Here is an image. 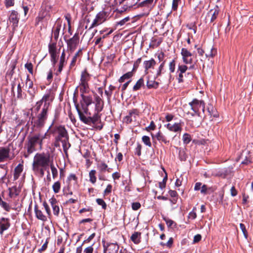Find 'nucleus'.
<instances>
[{
	"label": "nucleus",
	"mask_w": 253,
	"mask_h": 253,
	"mask_svg": "<svg viewBox=\"0 0 253 253\" xmlns=\"http://www.w3.org/2000/svg\"><path fill=\"white\" fill-rule=\"evenodd\" d=\"M93 103L92 96H83V100H80V106L76 104L75 107L80 120L85 124L90 125L95 124L100 120V112H95L92 116L89 111L88 106Z\"/></svg>",
	"instance_id": "1"
},
{
	"label": "nucleus",
	"mask_w": 253,
	"mask_h": 253,
	"mask_svg": "<svg viewBox=\"0 0 253 253\" xmlns=\"http://www.w3.org/2000/svg\"><path fill=\"white\" fill-rule=\"evenodd\" d=\"M50 93L48 92L44 94L42 98L39 100L43 105L41 111L37 116L32 117L31 118V124L33 127L41 128L44 126L48 118L49 109L50 106Z\"/></svg>",
	"instance_id": "2"
},
{
	"label": "nucleus",
	"mask_w": 253,
	"mask_h": 253,
	"mask_svg": "<svg viewBox=\"0 0 253 253\" xmlns=\"http://www.w3.org/2000/svg\"><path fill=\"white\" fill-rule=\"evenodd\" d=\"M48 135L47 132L42 134L40 133H35L31 136L27 137V142L26 144L27 148V153L24 155L25 158H28L29 156L36 150V147H39L40 150L42 149L43 141Z\"/></svg>",
	"instance_id": "3"
},
{
	"label": "nucleus",
	"mask_w": 253,
	"mask_h": 253,
	"mask_svg": "<svg viewBox=\"0 0 253 253\" xmlns=\"http://www.w3.org/2000/svg\"><path fill=\"white\" fill-rule=\"evenodd\" d=\"M55 122L54 120L46 132L55 136L56 142H62L63 147H65L67 142L68 141L69 136L68 132L65 127L60 125L52 127Z\"/></svg>",
	"instance_id": "4"
},
{
	"label": "nucleus",
	"mask_w": 253,
	"mask_h": 253,
	"mask_svg": "<svg viewBox=\"0 0 253 253\" xmlns=\"http://www.w3.org/2000/svg\"><path fill=\"white\" fill-rule=\"evenodd\" d=\"M50 154L48 153H37L34 157L32 164V168H34L36 170L39 169V168H43L44 169H48L49 165L51 164Z\"/></svg>",
	"instance_id": "5"
},
{
	"label": "nucleus",
	"mask_w": 253,
	"mask_h": 253,
	"mask_svg": "<svg viewBox=\"0 0 253 253\" xmlns=\"http://www.w3.org/2000/svg\"><path fill=\"white\" fill-rule=\"evenodd\" d=\"M90 75L84 70L81 73L80 82V91L81 92V100H83V96H92L90 95H85V93H88L89 87L88 82L90 80Z\"/></svg>",
	"instance_id": "6"
},
{
	"label": "nucleus",
	"mask_w": 253,
	"mask_h": 253,
	"mask_svg": "<svg viewBox=\"0 0 253 253\" xmlns=\"http://www.w3.org/2000/svg\"><path fill=\"white\" fill-rule=\"evenodd\" d=\"M189 105L191 107V109L198 117L201 116V109L203 113H205V103L203 100H198V99L195 98L191 102H189Z\"/></svg>",
	"instance_id": "7"
},
{
	"label": "nucleus",
	"mask_w": 253,
	"mask_h": 253,
	"mask_svg": "<svg viewBox=\"0 0 253 253\" xmlns=\"http://www.w3.org/2000/svg\"><path fill=\"white\" fill-rule=\"evenodd\" d=\"M104 248V253H117L119 250V246L117 243H105L102 241Z\"/></svg>",
	"instance_id": "8"
},
{
	"label": "nucleus",
	"mask_w": 253,
	"mask_h": 253,
	"mask_svg": "<svg viewBox=\"0 0 253 253\" xmlns=\"http://www.w3.org/2000/svg\"><path fill=\"white\" fill-rule=\"evenodd\" d=\"M14 156L10 155V149L6 147H0V163L3 162L8 160H11Z\"/></svg>",
	"instance_id": "9"
},
{
	"label": "nucleus",
	"mask_w": 253,
	"mask_h": 253,
	"mask_svg": "<svg viewBox=\"0 0 253 253\" xmlns=\"http://www.w3.org/2000/svg\"><path fill=\"white\" fill-rule=\"evenodd\" d=\"M181 54L182 56L183 61L185 64H188L193 63L192 54L187 48H182Z\"/></svg>",
	"instance_id": "10"
},
{
	"label": "nucleus",
	"mask_w": 253,
	"mask_h": 253,
	"mask_svg": "<svg viewBox=\"0 0 253 253\" xmlns=\"http://www.w3.org/2000/svg\"><path fill=\"white\" fill-rule=\"evenodd\" d=\"M10 225L9 218L4 217H0V234L2 235L5 231L9 229Z\"/></svg>",
	"instance_id": "11"
},
{
	"label": "nucleus",
	"mask_w": 253,
	"mask_h": 253,
	"mask_svg": "<svg viewBox=\"0 0 253 253\" xmlns=\"http://www.w3.org/2000/svg\"><path fill=\"white\" fill-rule=\"evenodd\" d=\"M79 42V37L77 34H75L72 38L67 41L68 47L71 51H73L75 49Z\"/></svg>",
	"instance_id": "12"
},
{
	"label": "nucleus",
	"mask_w": 253,
	"mask_h": 253,
	"mask_svg": "<svg viewBox=\"0 0 253 253\" xmlns=\"http://www.w3.org/2000/svg\"><path fill=\"white\" fill-rule=\"evenodd\" d=\"M94 98L95 100V112H100L104 107V101L96 93L94 94Z\"/></svg>",
	"instance_id": "13"
},
{
	"label": "nucleus",
	"mask_w": 253,
	"mask_h": 253,
	"mask_svg": "<svg viewBox=\"0 0 253 253\" xmlns=\"http://www.w3.org/2000/svg\"><path fill=\"white\" fill-rule=\"evenodd\" d=\"M34 211L35 216L37 219L43 222L47 221V217L44 215L42 211L39 209L37 204H35L34 206Z\"/></svg>",
	"instance_id": "14"
},
{
	"label": "nucleus",
	"mask_w": 253,
	"mask_h": 253,
	"mask_svg": "<svg viewBox=\"0 0 253 253\" xmlns=\"http://www.w3.org/2000/svg\"><path fill=\"white\" fill-rule=\"evenodd\" d=\"M65 55H65V50L63 49V50L61 53V55L60 57V61H59L58 70H57V72L55 73V74L57 76L59 75L61 73V72L63 70V68L66 63V59H65Z\"/></svg>",
	"instance_id": "15"
},
{
	"label": "nucleus",
	"mask_w": 253,
	"mask_h": 253,
	"mask_svg": "<svg viewBox=\"0 0 253 253\" xmlns=\"http://www.w3.org/2000/svg\"><path fill=\"white\" fill-rule=\"evenodd\" d=\"M152 138L154 140L156 138L160 142H163L165 144H167L169 143V141L168 140L166 136L164 135L160 131H159L155 135L151 134Z\"/></svg>",
	"instance_id": "16"
},
{
	"label": "nucleus",
	"mask_w": 253,
	"mask_h": 253,
	"mask_svg": "<svg viewBox=\"0 0 253 253\" xmlns=\"http://www.w3.org/2000/svg\"><path fill=\"white\" fill-rule=\"evenodd\" d=\"M49 203L53 209V214L58 216L59 214L60 209L58 205H57V201L55 198H51L49 200Z\"/></svg>",
	"instance_id": "17"
},
{
	"label": "nucleus",
	"mask_w": 253,
	"mask_h": 253,
	"mask_svg": "<svg viewBox=\"0 0 253 253\" xmlns=\"http://www.w3.org/2000/svg\"><path fill=\"white\" fill-rule=\"evenodd\" d=\"M106 20V19L104 17H95V18L93 20V21L91 24L88 28L90 30L95 27H96L101 24L103 23Z\"/></svg>",
	"instance_id": "18"
},
{
	"label": "nucleus",
	"mask_w": 253,
	"mask_h": 253,
	"mask_svg": "<svg viewBox=\"0 0 253 253\" xmlns=\"http://www.w3.org/2000/svg\"><path fill=\"white\" fill-rule=\"evenodd\" d=\"M166 126L171 131L178 132L181 131L182 130L181 125L179 123H174L173 125L169 123L166 125Z\"/></svg>",
	"instance_id": "19"
},
{
	"label": "nucleus",
	"mask_w": 253,
	"mask_h": 253,
	"mask_svg": "<svg viewBox=\"0 0 253 253\" xmlns=\"http://www.w3.org/2000/svg\"><path fill=\"white\" fill-rule=\"evenodd\" d=\"M156 62L153 58H151L149 60L145 61L143 62V66L145 72H147L149 69L154 68L155 66Z\"/></svg>",
	"instance_id": "20"
},
{
	"label": "nucleus",
	"mask_w": 253,
	"mask_h": 253,
	"mask_svg": "<svg viewBox=\"0 0 253 253\" xmlns=\"http://www.w3.org/2000/svg\"><path fill=\"white\" fill-rule=\"evenodd\" d=\"M23 170V165L21 164H19L14 169V175H13L14 180H16L19 177Z\"/></svg>",
	"instance_id": "21"
},
{
	"label": "nucleus",
	"mask_w": 253,
	"mask_h": 253,
	"mask_svg": "<svg viewBox=\"0 0 253 253\" xmlns=\"http://www.w3.org/2000/svg\"><path fill=\"white\" fill-rule=\"evenodd\" d=\"M130 239L135 244H138L141 242V233L135 232L131 236Z\"/></svg>",
	"instance_id": "22"
},
{
	"label": "nucleus",
	"mask_w": 253,
	"mask_h": 253,
	"mask_svg": "<svg viewBox=\"0 0 253 253\" xmlns=\"http://www.w3.org/2000/svg\"><path fill=\"white\" fill-rule=\"evenodd\" d=\"M9 195L11 198L15 197L19 195L20 190L16 186H13L9 189Z\"/></svg>",
	"instance_id": "23"
},
{
	"label": "nucleus",
	"mask_w": 253,
	"mask_h": 253,
	"mask_svg": "<svg viewBox=\"0 0 253 253\" xmlns=\"http://www.w3.org/2000/svg\"><path fill=\"white\" fill-rule=\"evenodd\" d=\"M137 113V110L135 109H133L129 111L128 115L125 117L124 119V122L126 124H129L132 122L131 117L133 115L136 114Z\"/></svg>",
	"instance_id": "24"
},
{
	"label": "nucleus",
	"mask_w": 253,
	"mask_h": 253,
	"mask_svg": "<svg viewBox=\"0 0 253 253\" xmlns=\"http://www.w3.org/2000/svg\"><path fill=\"white\" fill-rule=\"evenodd\" d=\"M207 110L209 113V115L211 116H213V117L215 118L218 116L216 110L213 108L212 105L209 104Z\"/></svg>",
	"instance_id": "25"
},
{
	"label": "nucleus",
	"mask_w": 253,
	"mask_h": 253,
	"mask_svg": "<svg viewBox=\"0 0 253 253\" xmlns=\"http://www.w3.org/2000/svg\"><path fill=\"white\" fill-rule=\"evenodd\" d=\"M147 87L150 88H157L159 86V83L153 80H148L146 83Z\"/></svg>",
	"instance_id": "26"
},
{
	"label": "nucleus",
	"mask_w": 253,
	"mask_h": 253,
	"mask_svg": "<svg viewBox=\"0 0 253 253\" xmlns=\"http://www.w3.org/2000/svg\"><path fill=\"white\" fill-rule=\"evenodd\" d=\"M96 171L94 169L91 170L89 172V181L92 184H94L96 181Z\"/></svg>",
	"instance_id": "27"
},
{
	"label": "nucleus",
	"mask_w": 253,
	"mask_h": 253,
	"mask_svg": "<svg viewBox=\"0 0 253 253\" xmlns=\"http://www.w3.org/2000/svg\"><path fill=\"white\" fill-rule=\"evenodd\" d=\"M97 168L100 172H103L107 169L108 165L104 162H100V163L97 164Z\"/></svg>",
	"instance_id": "28"
},
{
	"label": "nucleus",
	"mask_w": 253,
	"mask_h": 253,
	"mask_svg": "<svg viewBox=\"0 0 253 253\" xmlns=\"http://www.w3.org/2000/svg\"><path fill=\"white\" fill-rule=\"evenodd\" d=\"M144 85V80L143 78L139 79L135 84L133 87V91H136L139 90L141 87Z\"/></svg>",
	"instance_id": "29"
},
{
	"label": "nucleus",
	"mask_w": 253,
	"mask_h": 253,
	"mask_svg": "<svg viewBox=\"0 0 253 253\" xmlns=\"http://www.w3.org/2000/svg\"><path fill=\"white\" fill-rule=\"evenodd\" d=\"M48 51L50 55L57 53L56 43H51L49 44Z\"/></svg>",
	"instance_id": "30"
},
{
	"label": "nucleus",
	"mask_w": 253,
	"mask_h": 253,
	"mask_svg": "<svg viewBox=\"0 0 253 253\" xmlns=\"http://www.w3.org/2000/svg\"><path fill=\"white\" fill-rule=\"evenodd\" d=\"M80 53H82V49L79 50L77 52H76V54H75V55L73 56V57L72 59V61L71 62L70 65V68H72L75 66L76 63L77 62V57H78V56H79V54Z\"/></svg>",
	"instance_id": "31"
},
{
	"label": "nucleus",
	"mask_w": 253,
	"mask_h": 253,
	"mask_svg": "<svg viewBox=\"0 0 253 253\" xmlns=\"http://www.w3.org/2000/svg\"><path fill=\"white\" fill-rule=\"evenodd\" d=\"M142 141L143 143L149 147L152 146V144L150 141V138L148 136L144 135L142 137Z\"/></svg>",
	"instance_id": "32"
},
{
	"label": "nucleus",
	"mask_w": 253,
	"mask_h": 253,
	"mask_svg": "<svg viewBox=\"0 0 253 253\" xmlns=\"http://www.w3.org/2000/svg\"><path fill=\"white\" fill-rule=\"evenodd\" d=\"M49 166H50V169H51V172H52V177L54 179L58 175V170H57V169L53 165V162H51V163L49 165Z\"/></svg>",
	"instance_id": "33"
},
{
	"label": "nucleus",
	"mask_w": 253,
	"mask_h": 253,
	"mask_svg": "<svg viewBox=\"0 0 253 253\" xmlns=\"http://www.w3.org/2000/svg\"><path fill=\"white\" fill-rule=\"evenodd\" d=\"M61 184L60 182L56 181L52 185V189L55 193H58L60 189Z\"/></svg>",
	"instance_id": "34"
},
{
	"label": "nucleus",
	"mask_w": 253,
	"mask_h": 253,
	"mask_svg": "<svg viewBox=\"0 0 253 253\" xmlns=\"http://www.w3.org/2000/svg\"><path fill=\"white\" fill-rule=\"evenodd\" d=\"M61 26H57L53 33V37L55 41H57L59 37V32Z\"/></svg>",
	"instance_id": "35"
},
{
	"label": "nucleus",
	"mask_w": 253,
	"mask_h": 253,
	"mask_svg": "<svg viewBox=\"0 0 253 253\" xmlns=\"http://www.w3.org/2000/svg\"><path fill=\"white\" fill-rule=\"evenodd\" d=\"M129 17H126L125 18L122 19L119 22H116L115 24V29L118 26H122L125 25L126 22H127L129 20Z\"/></svg>",
	"instance_id": "36"
},
{
	"label": "nucleus",
	"mask_w": 253,
	"mask_h": 253,
	"mask_svg": "<svg viewBox=\"0 0 253 253\" xmlns=\"http://www.w3.org/2000/svg\"><path fill=\"white\" fill-rule=\"evenodd\" d=\"M191 140V136L188 133H185L183 136V141L185 144H188Z\"/></svg>",
	"instance_id": "37"
},
{
	"label": "nucleus",
	"mask_w": 253,
	"mask_h": 253,
	"mask_svg": "<svg viewBox=\"0 0 253 253\" xmlns=\"http://www.w3.org/2000/svg\"><path fill=\"white\" fill-rule=\"evenodd\" d=\"M111 7H108L101 12V16H109V15L112 16L114 14V12L111 13Z\"/></svg>",
	"instance_id": "38"
},
{
	"label": "nucleus",
	"mask_w": 253,
	"mask_h": 253,
	"mask_svg": "<svg viewBox=\"0 0 253 253\" xmlns=\"http://www.w3.org/2000/svg\"><path fill=\"white\" fill-rule=\"evenodd\" d=\"M154 0H145L141 2L139 5L141 6H147L150 7L152 5Z\"/></svg>",
	"instance_id": "39"
},
{
	"label": "nucleus",
	"mask_w": 253,
	"mask_h": 253,
	"mask_svg": "<svg viewBox=\"0 0 253 253\" xmlns=\"http://www.w3.org/2000/svg\"><path fill=\"white\" fill-rule=\"evenodd\" d=\"M141 62V58H138L134 63L133 64V67L132 69V72H135L137 68H138L139 64H140Z\"/></svg>",
	"instance_id": "40"
},
{
	"label": "nucleus",
	"mask_w": 253,
	"mask_h": 253,
	"mask_svg": "<svg viewBox=\"0 0 253 253\" xmlns=\"http://www.w3.org/2000/svg\"><path fill=\"white\" fill-rule=\"evenodd\" d=\"M96 201L98 205L101 206L102 209L104 210L106 209L107 205L103 199L98 198L96 200Z\"/></svg>",
	"instance_id": "41"
},
{
	"label": "nucleus",
	"mask_w": 253,
	"mask_h": 253,
	"mask_svg": "<svg viewBox=\"0 0 253 253\" xmlns=\"http://www.w3.org/2000/svg\"><path fill=\"white\" fill-rule=\"evenodd\" d=\"M240 227L244 234V236L246 239L248 238V232L246 229V226L243 223L240 224Z\"/></svg>",
	"instance_id": "42"
},
{
	"label": "nucleus",
	"mask_w": 253,
	"mask_h": 253,
	"mask_svg": "<svg viewBox=\"0 0 253 253\" xmlns=\"http://www.w3.org/2000/svg\"><path fill=\"white\" fill-rule=\"evenodd\" d=\"M0 205L1 207L5 210L6 211H9L10 210V207L9 205L4 201H2L1 202Z\"/></svg>",
	"instance_id": "43"
},
{
	"label": "nucleus",
	"mask_w": 253,
	"mask_h": 253,
	"mask_svg": "<svg viewBox=\"0 0 253 253\" xmlns=\"http://www.w3.org/2000/svg\"><path fill=\"white\" fill-rule=\"evenodd\" d=\"M188 67L187 66L184 65H178L177 72H179L181 74L184 73L187 70Z\"/></svg>",
	"instance_id": "44"
},
{
	"label": "nucleus",
	"mask_w": 253,
	"mask_h": 253,
	"mask_svg": "<svg viewBox=\"0 0 253 253\" xmlns=\"http://www.w3.org/2000/svg\"><path fill=\"white\" fill-rule=\"evenodd\" d=\"M9 20L10 22L13 23V26L14 27H17L18 25V23L19 21V19L17 17H9Z\"/></svg>",
	"instance_id": "45"
},
{
	"label": "nucleus",
	"mask_w": 253,
	"mask_h": 253,
	"mask_svg": "<svg viewBox=\"0 0 253 253\" xmlns=\"http://www.w3.org/2000/svg\"><path fill=\"white\" fill-rule=\"evenodd\" d=\"M165 66V62H162L159 67V68L157 70L156 73V77H158L160 76L162 74V72L164 69V67Z\"/></svg>",
	"instance_id": "46"
},
{
	"label": "nucleus",
	"mask_w": 253,
	"mask_h": 253,
	"mask_svg": "<svg viewBox=\"0 0 253 253\" xmlns=\"http://www.w3.org/2000/svg\"><path fill=\"white\" fill-rule=\"evenodd\" d=\"M26 86L28 87L29 89L33 88V81L30 79L29 76H27L26 78Z\"/></svg>",
	"instance_id": "47"
},
{
	"label": "nucleus",
	"mask_w": 253,
	"mask_h": 253,
	"mask_svg": "<svg viewBox=\"0 0 253 253\" xmlns=\"http://www.w3.org/2000/svg\"><path fill=\"white\" fill-rule=\"evenodd\" d=\"M25 67L26 69L28 70V71L30 74H31L32 75L33 74V66L31 62L27 63L26 64H25Z\"/></svg>",
	"instance_id": "48"
},
{
	"label": "nucleus",
	"mask_w": 253,
	"mask_h": 253,
	"mask_svg": "<svg viewBox=\"0 0 253 253\" xmlns=\"http://www.w3.org/2000/svg\"><path fill=\"white\" fill-rule=\"evenodd\" d=\"M175 61L173 59L169 64V70L170 73H173L175 71Z\"/></svg>",
	"instance_id": "49"
},
{
	"label": "nucleus",
	"mask_w": 253,
	"mask_h": 253,
	"mask_svg": "<svg viewBox=\"0 0 253 253\" xmlns=\"http://www.w3.org/2000/svg\"><path fill=\"white\" fill-rule=\"evenodd\" d=\"M38 169H39L36 170L34 168H32V169L35 172H39L42 176L44 175V170L48 169H44L43 168H39Z\"/></svg>",
	"instance_id": "50"
},
{
	"label": "nucleus",
	"mask_w": 253,
	"mask_h": 253,
	"mask_svg": "<svg viewBox=\"0 0 253 253\" xmlns=\"http://www.w3.org/2000/svg\"><path fill=\"white\" fill-rule=\"evenodd\" d=\"M210 50H211L210 52L209 53H206V55L207 57H213L215 55V54L216 53V50L213 47H211V48Z\"/></svg>",
	"instance_id": "51"
},
{
	"label": "nucleus",
	"mask_w": 253,
	"mask_h": 253,
	"mask_svg": "<svg viewBox=\"0 0 253 253\" xmlns=\"http://www.w3.org/2000/svg\"><path fill=\"white\" fill-rule=\"evenodd\" d=\"M43 206L44 208L45 211H46L47 214L48 216H50L51 215L50 210L49 206L48 205L47 203L45 201H44L43 203Z\"/></svg>",
	"instance_id": "52"
},
{
	"label": "nucleus",
	"mask_w": 253,
	"mask_h": 253,
	"mask_svg": "<svg viewBox=\"0 0 253 253\" xmlns=\"http://www.w3.org/2000/svg\"><path fill=\"white\" fill-rule=\"evenodd\" d=\"M163 219L165 221L167 226L169 227H171L174 223V221L173 220L166 217H163Z\"/></svg>",
	"instance_id": "53"
},
{
	"label": "nucleus",
	"mask_w": 253,
	"mask_h": 253,
	"mask_svg": "<svg viewBox=\"0 0 253 253\" xmlns=\"http://www.w3.org/2000/svg\"><path fill=\"white\" fill-rule=\"evenodd\" d=\"M127 8L125 7H117L115 10L113 11V12L114 13L115 11L116 12V14H123L124 12L126 11Z\"/></svg>",
	"instance_id": "54"
},
{
	"label": "nucleus",
	"mask_w": 253,
	"mask_h": 253,
	"mask_svg": "<svg viewBox=\"0 0 253 253\" xmlns=\"http://www.w3.org/2000/svg\"><path fill=\"white\" fill-rule=\"evenodd\" d=\"M51 57V61L52 63V64L53 65H55V64L57 62V53L55 54H50Z\"/></svg>",
	"instance_id": "55"
},
{
	"label": "nucleus",
	"mask_w": 253,
	"mask_h": 253,
	"mask_svg": "<svg viewBox=\"0 0 253 253\" xmlns=\"http://www.w3.org/2000/svg\"><path fill=\"white\" fill-rule=\"evenodd\" d=\"M156 128V125L153 121H151L149 126L146 127V130L147 131L153 130Z\"/></svg>",
	"instance_id": "56"
},
{
	"label": "nucleus",
	"mask_w": 253,
	"mask_h": 253,
	"mask_svg": "<svg viewBox=\"0 0 253 253\" xmlns=\"http://www.w3.org/2000/svg\"><path fill=\"white\" fill-rule=\"evenodd\" d=\"M141 207V205L139 202H134L132 204L131 207L133 210L137 211Z\"/></svg>",
	"instance_id": "57"
},
{
	"label": "nucleus",
	"mask_w": 253,
	"mask_h": 253,
	"mask_svg": "<svg viewBox=\"0 0 253 253\" xmlns=\"http://www.w3.org/2000/svg\"><path fill=\"white\" fill-rule=\"evenodd\" d=\"M179 0H173L172 4V10L175 11L177 9L178 4Z\"/></svg>",
	"instance_id": "58"
},
{
	"label": "nucleus",
	"mask_w": 253,
	"mask_h": 253,
	"mask_svg": "<svg viewBox=\"0 0 253 253\" xmlns=\"http://www.w3.org/2000/svg\"><path fill=\"white\" fill-rule=\"evenodd\" d=\"M22 87L21 86L20 84L19 83L17 85V97L18 98H22Z\"/></svg>",
	"instance_id": "59"
},
{
	"label": "nucleus",
	"mask_w": 253,
	"mask_h": 253,
	"mask_svg": "<svg viewBox=\"0 0 253 253\" xmlns=\"http://www.w3.org/2000/svg\"><path fill=\"white\" fill-rule=\"evenodd\" d=\"M210 13L211 16H216L219 14L218 7L216 6L213 9H211L210 11Z\"/></svg>",
	"instance_id": "60"
},
{
	"label": "nucleus",
	"mask_w": 253,
	"mask_h": 253,
	"mask_svg": "<svg viewBox=\"0 0 253 253\" xmlns=\"http://www.w3.org/2000/svg\"><path fill=\"white\" fill-rule=\"evenodd\" d=\"M27 92L31 97H34L36 92V89L34 87L30 89L28 88Z\"/></svg>",
	"instance_id": "61"
},
{
	"label": "nucleus",
	"mask_w": 253,
	"mask_h": 253,
	"mask_svg": "<svg viewBox=\"0 0 253 253\" xmlns=\"http://www.w3.org/2000/svg\"><path fill=\"white\" fill-rule=\"evenodd\" d=\"M134 72H132V70L130 72H128L127 73L123 75V77L126 79H128L131 78L133 75Z\"/></svg>",
	"instance_id": "62"
},
{
	"label": "nucleus",
	"mask_w": 253,
	"mask_h": 253,
	"mask_svg": "<svg viewBox=\"0 0 253 253\" xmlns=\"http://www.w3.org/2000/svg\"><path fill=\"white\" fill-rule=\"evenodd\" d=\"M112 185L111 184H108L104 191V195H107L110 193L112 191Z\"/></svg>",
	"instance_id": "63"
},
{
	"label": "nucleus",
	"mask_w": 253,
	"mask_h": 253,
	"mask_svg": "<svg viewBox=\"0 0 253 253\" xmlns=\"http://www.w3.org/2000/svg\"><path fill=\"white\" fill-rule=\"evenodd\" d=\"M93 248L92 246H89L86 248L84 250V253H93Z\"/></svg>",
	"instance_id": "64"
}]
</instances>
